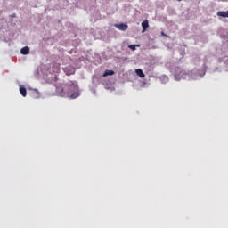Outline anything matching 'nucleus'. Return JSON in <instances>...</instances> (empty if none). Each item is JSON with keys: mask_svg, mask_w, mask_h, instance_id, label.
Returning <instances> with one entry per match:
<instances>
[{"mask_svg": "<svg viewBox=\"0 0 228 228\" xmlns=\"http://www.w3.org/2000/svg\"><path fill=\"white\" fill-rule=\"evenodd\" d=\"M20 53L21 54H24V55L29 54V48L28 46H25L21 48Z\"/></svg>", "mask_w": 228, "mask_h": 228, "instance_id": "8", "label": "nucleus"}, {"mask_svg": "<svg viewBox=\"0 0 228 228\" xmlns=\"http://www.w3.org/2000/svg\"><path fill=\"white\" fill-rule=\"evenodd\" d=\"M20 94L22 95V97H26V95H27L26 87L20 86Z\"/></svg>", "mask_w": 228, "mask_h": 228, "instance_id": "7", "label": "nucleus"}, {"mask_svg": "<svg viewBox=\"0 0 228 228\" xmlns=\"http://www.w3.org/2000/svg\"><path fill=\"white\" fill-rule=\"evenodd\" d=\"M56 94L60 97H69V99H77L79 97V86L73 81L61 84L56 87Z\"/></svg>", "mask_w": 228, "mask_h": 228, "instance_id": "1", "label": "nucleus"}, {"mask_svg": "<svg viewBox=\"0 0 228 228\" xmlns=\"http://www.w3.org/2000/svg\"><path fill=\"white\" fill-rule=\"evenodd\" d=\"M115 74V71L107 69L103 73V77H106L107 76H113Z\"/></svg>", "mask_w": 228, "mask_h": 228, "instance_id": "6", "label": "nucleus"}, {"mask_svg": "<svg viewBox=\"0 0 228 228\" xmlns=\"http://www.w3.org/2000/svg\"><path fill=\"white\" fill-rule=\"evenodd\" d=\"M161 36L162 37H167V34H165V32H161Z\"/></svg>", "mask_w": 228, "mask_h": 228, "instance_id": "11", "label": "nucleus"}, {"mask_svg": "<svg viewBox=\"0 0 228 228\" xmlns=\"http://www.w3.org/2000/svg\"><path fill=\"white\" fill-rule=\"evenodd\" d=\"M136 47H140V45H128V49H131V51H136Z\"/></svg>", "mask_w": 228, "mask_h": 228, "instance_id": "9", "label": "nucleus"}, {"mask_svg": "<svg viewBox=\"0 0 228 228\" xmlns=\"http://www.w3.org/2000/svg\"><path fill=\"white\" fill-rule=\"evenodd\" d=\"M75 72H76V70H75V69H71V72L67 73V75H68V76H70L71 74H74Z\"/></svg>", "mask_w": 228, "mask_h": 228, "instance_id": "10", "label": "nucleus"}, {"mask_svg": "<svg viewBox=\"0 0 228 228\" xmlns=\"http://www.w3.org/2000/svg\"><path fill=\"white\" fill-rule=\"evenodd\" d=\"M142 33L147 31V28H149V20H145L142 22Z\"/></svg>", "mask_w": 228, "mask_h": 228, "instance_id": "3", "label": "nucleus"}, {"mask_svg": "<svg viewBox=\"0 0 228 228\" xmlns=\"http://www.w3.org/2000/svg\"><path fill=\"white\" fill-rule=\"evenodd\" d=\"M217 16L218 17H224V19L228 18V11H226V12H218Z\"/></svg>", "mask_w": 228, "mask_h": 228, "instance_id": "5", "label": "nucleus"}, {"mask_svg": "<svg viewBox=\"0 0 228 228\" xmlns=\"http://www.w3.org/2000/svg\"><path fill=\"white\" fill-rule=\"evenodd\" d=\"M115 28L119 29V31H126L127 29V24L120 23V24H116Z\"/></svg>", "mask_w": 228, "mask_h": 228, "instance_id": "2", "label": "nucleus"}, {"mask_svg": "<svg viewBox=\"0 0 228 228\" xmlns=\"http://www.w3.org/2000/svg\"><path fill=\"white\" fill-rule=\"evenodd\" d=\"M135 74L139 77H145V74L143 73V70H142V69H135Z\"/></svg>", "mask_w": 228, "mask_h": 228, "instance_id": "4", "label": "nucleus"}]
</instances>
